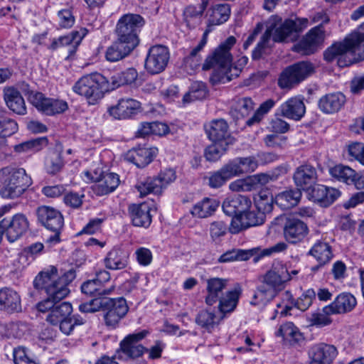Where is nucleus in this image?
I'll use <instances>...</instances> for the list:
<instances>
[{"instance_id":"f257e3e1","label":"nucleus","mask_w":364,"mask_h":364,"mask_svg":"<svg viewBox=\"0 0 364 364\" xmlns=\"http://www.w3.org/2000/svg\"><path fill=\"white\" fill-rule=\"evenodd\" d=\"M307 18H296L287 19L283 23L281 19L274 17L269 19L267 30L262 35L260 41L257 43L252 53V58L257 60L261 58L264 48L271 37L274 42L295 41L299 33L307 27Z\"/></svg>"},{"instance_id":"f03ea898","label":"nucleus","mask_w":364,"mask_h":364,"mask_svg":"<svg viewBox=\"0 0 364 364\" xmlns=\"http://www.w3.org/2000/svg\"><path fill=\"white\" fill-rule=\"evenodd\" d=\"M364 33L354 31L343 42L333 44L324 52L327 61L337 59L339 67L349 66L364 60Z\"/></svg>"},{"instance_id":"7ed1b4c3","label":"nucleus","mask_w":364,"mask_h":364,"mask_svg":"<svg viewBox=\"0 0 364 364\" xmlns=\"http://www.w3.org/2000/svg\"><path fill=\"white\" fill-rule=\"evenodd\" d=\"M75 276L73 269L59 273L55 267L51 266L36 276L33 285L36 289L45 290L49 298L60 301L69 294L68 285Z\"/></svg>"},{"instance_id":"20e7f679","label":"nucleus","mask_w":364,"mask_h":364,"mask_svg":"<svg viewBox=\"0 0 364 364\" xmlns=\"http://www.w3.org/2000/svg\"><path fill=\"white\" fill-rule=\"evenodd\" d=\"M236 43L234 36H229L208 56L203 65V69L206 70L213 68L210 77L213 85L225 83L231 80L229 73L232 72V56L230 50Z\"/></svg>"},{"instance_id":"39448f33","label":"nucleus","mask_w":364,"mask_h":364,"mask_svg":"<svg viewBox=\"0 0 364 364\" xmlns=\"http://www.w3.org/2000/svg\"><path fill=\"white\" fill-rule=\"evenodd\" d=\"M3 198L14 199L20 197L32 184L31 177L21 168L6 167L0 171Z\"/></svg>"},{"instance_id":"423d86ee","label":"nucleus","mask_w":364,"mask_h":364,"mask_svg":"<svg viewBox=\"0 0 364 364\" xmlns=\"http://www.w3.org/2000/svg\"><path fill=\"white\" fill-rule=\"evenodd\" d=\"M144 23V18L139 14L123 15L116 26L115 32L117 38L135 48L139 42L138 34Z\"/></svg>"},{"instance_id":"0eeeda50","label":"nucleus","mask_w":364,"mask_h":364,"mask_svg":"<svg viewBox=\"0 0 364 364\" xmlns=\"http://www.w3.org/2000/svg\"><path fill=\"white\" fill-rule=\"evenodd\" d=\"M73 90L94 104L107 92L105 77L97 73L83 76L74 85Z\"/></svg>"},{"instance_id":"6e6552de","label":"nucleus","mask_w":364,"mask_h":364,"mask_svg":"<svg viewBox=\"0 0 364 364\" xmlns=\"http://www.w3.org/2000/svg\"><path fill=\"white\" fill-rule=\"evenodd\" d=\"M314 73V65L308 61H301L286 68L278 78L281 89L290 90Z\"/></svg>"},{"instance_id":"1a4fd4ad","label":"nucleus","mask_w":364,"mask_h":364,"mask_svg":"<svg viewBox=\"0 0 364 364\" xmlns=\"http://www.w3.org/2000/svg\"><path fill=\"white\" fill-rule=\"evenodd\" d=\"M284 284V282L269 269L264 276L262 284L257 287L251 304H267L283 289Z\"/></svg>"},{"instance_id":"9d476101","label":"nucleus","mask_w":364,"mask_h":364,"mask_svg":"<svg viewBox=\"0 0 364 364\" xmlns=\"http://www.w3.org/2000/svg\"><path fill=\"white\" fill-rule=\"evenodd\" d=\"M37 215L40 223L48 230L54 232L47 239L50 244H56L60 241V234L63 229L64 220L61 213L50 207L41 206L38 208Z\"/></svg>"},{"instance_id":"9b49d317","label":"nucleus","mask_w":364,"mask_h":364,"mask_svg":"<svg viewBox=\"0 0 364 364\" xmlns=\"http://www.w3.org/2000/svg\"><path fill=\"white\" fill-rule=\"evenodd\" d=\"M28 100L38 111L49 116L61 114L68 108L65 101L46 97L41 92H31Z\"/></svg>"},{"instance_id":"f8f14e48","label":"nucleus","mask_w":364,"mask_h":364,"mask_svg":"<svg viewBox=\"0 0 364 364\" xmlns=\"http://www.w3.org/2000/svg\"><path fill=\"white\" fill-rule=\"evenodd\" d=\"M170 53L167 47L156 45L149 49L145 60V68L151 74H158L168 65Z\"/></svg>"},{"instance_id":"ddd939ff","label":"nucleus","mask_w":364,"mask_h":364,"mask_svg":"<svg viewBox=\"0 0 364 364\" xmlns=\"http://www.w3.org/2000/svg\"><path fill=\"white\" fill-rule=\"evenodd\" d=\"M148 334L147 331H141L129 334L120 343L119 357L122 359H134L140 357L145 352L146 348L138 343Z\"/></svg>"},{"instance_id":"4468645a","label":"nucleus","mask_w":364,"mask_h":364,"mask_svg":"<svg viewBox=\"0 0 364 364\" xmlns=\"http://www.w3.org/2000/svg\"><path fill=\"white\" fill-rule=\"evenodd\" d=\"M264 221L263 213L258 212L252 204L249 210L232 218L230 231L232 234H236L250 227L262 225Z\"/></svg>"},{"instance_id":"2eb2a0df","label":"nucleus","mask_w":364,"mask_h":364,"mask_svg":"<svg viewBox=\"0 0 364 364\" xmlns=\"http://www.w3.org/2000/svg\"><path fill=\"white\" fill-rule=\"evenodd\" d=\"M6 230V237L10 242H14L21 237L28 230L29 222L25 215L18 213L11 218L1 220Z\"/></svg>"},{"instance_id":"dca6fc26","label":"nucleus","mask_w":364,"mask_h":364,"mask_svg":"<svg viewBox=\"0 0 364 364\" xmlns=\"http://www.w3.org/2000/svg\"><path fill=\"white\" fill-rule=\"evenodd\" d=\"M324 37L323 27L321 26H316L294 46L293 50L302 55H310L316 50L318 45L323 43Z\"/></svg>"},{"instance_id":"f3484780","label":"nucleus","mask_w":364,"mask_h":364,"mask_svg":"<svg viewBox=\"0 0 364 364\" xmlns=\"http://www.w3.org/2000/svg\"><path fill=\"white\" fill-rule=\"evenodd\" d=\"M110 302L105 306L104 310L106 311L104 318L105 324L111 328H116L120 320L125 316L128 311V306L126 300L121 297L118 299L109 298Z\"/></svg>"},{"instance_id":"a211bd4d","label":"nucleus","mask_w":364,"mask_h":364,"mask_svg":"<svg viewBox=\"0 0 364 364\" xmlns=\"http://www.w3.org/2000/svg\"><path fill=\"white\" fill-rule=\"evenodd\" d=\"M204 129L212 142H232L228 123L223 119H213L204 124Z\"/></svg>"},{"instance_id":"6ab92c4d","label":"nucleus","mask_w":364,"mask_h":364,"mask_svg":"<svg viewBox=\"0 0 364 364\" xmlns=\"http://www.w3.org/2000/svg\"><path fill=\"white\" fill-rule=\"evenodd\" d=\"M87 30L81 28L78 31H72L70 33L53 38L48 49L55 50L62 47H69V53H75L76 48L81 43L82 38L87 35Z\"/></svg>"},{"instance_id":"aec40b11","label":"nucleus","mask_w":364,"mask_h":364,"mask_svg":"<svg viewBox=\"0 0 364 364\" xmlns=\"http://www.w3.org/2000/svg\"><path fill=\"white\" fill-rule=\"evenodd\" d=\"M0 310L9 314L21 312V298L18 292L11 287L0 289Z\"/></svg>"},{"instance_id":"412c9836","label":"nucleus","mask_w":364,"mask_h":364,"mask_svg":"<svg viewBox=\"0 0 364 364\" xmlns=\"http://www.w3.org/2000/svg\"><path fill=\"white\" fill-rule=\"evenodd\" d=\"M308 232L307 225L303 221L294 218H287L284 225V236L289 242L296 243L301 241Z\"/></svg>"},{"instance_id":"4be33fe9","label":"nucleus","mask_w":364,"mask_h":364,"mask_svg":"<svg viewBox=\"0 0 364 364\" xmlns=\"http://www.w3.org/2000/svg\"><path fill=\"white\" fill-rule=\"evenodd\" d=\"M141 108V104L132 98H122L118 103L109 109L111 116L117 119H123L131 117L137 114Z\"/></svg>"},{"instance_id":"5701e85b","label":"nucleus","mask_w":364,"mask_h":364,"mask_svg":"<svg viewBox=\"0 0 364 364\" xmlns=\"http://www.w3.org/2000/svg\"><path fill=\"white\" fill-rule=\"evenodd\" d=\"M338 355L337 348L326 343L314 346L310 351V364H331Z\"/></svg>"},{"instance_id":"b1692460","label":"nucleus","mask_w":364,"mask_h":364,"mask_svg":"<svg viewBox=\"0 0 364 364\" xmlns=\"http://www.w3.org/2000/svg\"><path fill=\"white\" fill-rule=\"evenodd\" d=\"M278 112L284 117L298 121L304 117L306 107L300 97H293L283 102L279 106Z\"/></svg>"},{"instance_id":"393cba45","label":"nucleus","mask_w":364,"mask_h":364,"mask_svg":"<svg viewBox=\"0 0 364 364\" xmlns=\"http://www.w3.org/2000/svg\"><path fill=\"white\" fill-rule=\"evenodd\" d=\"M293 179L297 188L308 189L316 181V170L310 164L300 165L296 168Z\"/></svg>"},{"instance_id":"a878e982","label":"nucleus","mask_w":364,"mask_h":364,"mask_svg":"<svg viewBox=\"0 0 364 364\" xmlns=\"http://www.w3.org/2000/svg\"><path fill=\"white\" fill-rule=\"evenodd\" d=\"M251 200L245 196L235 195L227 197L223 203V212L230 216H237L251 207Z\"/></svg>"},{"instance_id":"bb28decb","label":"nucleus","mask_w":364,"mask_h":364,"mask_svg":"<svg viewBox=\"0 0 364 364\" xmlns=\"http://www.w3.org/2000/svg\"><path fill=\"white\" fill-rule=\"evenodd\" d=\"M129 253L120 247H113L103 259L105 267L109 270H122L129 264Z\"/></svg>"},{"instance_id":"cd10ccee","label":"nucleus","mask_w":364,"mask_h":364,"mask_svg":"<svg viewBox=\"0 0 364 364\" xmlns=\"http://www.w3.org/2000/svg\"><path fill=\"white\" fill-rule=\"evenodd\" d=\"M4 100L8 108L20 115L26 114L24 99L20 92L14 87H5L3 90Z\"/></svg>"},{"instance_id":"c85d7f7f","label":"nucleus","mask_w":364,"mask_h":364,"mask_svg":"<svg viewBox=\"0 0 364 364\" xmlns=\"http://www.w3.org/2000/svg\"><path fill=\"white\" fill-rule=\"evenodd\" d=\"M346 101V96L342 92H331L320 98L318 107L323 113L333 114L338 112L344 106Z\"/></svg>"},{"instance_id":"c756f323","label":"nucleus","mask_w":364,"mask_h":364,"mask_svg":"<svg viewBox=\"0 0 364 364\" xmlns=\"http://www.w3.org/2000/svg\"><path fill=\"white\" fill-rule=\"evenodd\" d=\"M341 195V192L334 188L318 184L311 191L312 199L322 206H328Z\"/></svg>"},{"instance_id":"7c9ffc66","label":"nucleus","mask_w":364,"mask_h":364,"mask_svg":"<svg viewBox=\"0 0 364 364\" xmlns=\"http://www.w3.org/2000/svg\"><path fill=\"white\" fill-rule=\"evenodd\" d=\"M357 304L356 299L350 293L339 294L329 305L325 306V311L330 313L343 314L350 311Z\"/></svg>"},{"instance_id":"2f4dec72","label":"nucleus","mask_w":364,"mask_h":364,"mask_svg":"<svg viewBox=\"0 0 364 364\" xmlns=\"http://www.w3.org/2000/svg\"><path fill=\"white\" fill-rule=\"evenodd\" d=\"M207 295L205 296V303L212 306L215 304L223 295V291L228 285V280L225 279L213 277L207 279Z\"/></svg>"},{"instance_id":"473e14b6","label":"nucleus","mask_w":364,"mask_h":364,"mask_svg":"<svg viewBox=\"0 0 364 364\" xmlns=\"http://www.w3.org/2000/svg\"><path fill=\"white\" fill-rule=\"evenodd\" d=\"M228 164L234 177L253 172L258 166L257 161L254 156L237 157L228 162Z\"/></svg>"},{"instance_id":"72a5a7b5","label":"nucleus","mask_w":364,"mask_h":364,"mask_svg":"<svg viewBox=\"0 0 364 364\" xmlns=\"http://www.w3.org/2000/svg\"><path fill=\"white\" fill-rule=\"evenodd\" d=\"M208 6V0H201L198 6L189 5L183 12V21L189 28H195L200 23L204 11Z\"/></svg>"},{"instance_id":"f704fd0d","label":"nucleus","mask_w":364,"mask_h":364,"mask_svg":"<svg viewBox=\"0 0 364 364\" xmlns=\"http://www.w3.org/2000/svg\"><path fill=\"white\" fill-rule=\"evenodd\" d=\"M119 182V178L117 173H106L92 186V191L97 196L107 195L114 191Z\"/></svg>"},{"instance_id":"c9c22d12","label":"nucleus","mask_w":364,"mask_h":364,"mask_svg":"<svg viewBox=\"0 0 364 364\" xmlns=\"http://www.w3.org/2000/svg\"><path fill=\"white\" fill-rule=\"evenodd\" d=\"M150 210L149 204L146 203L131 205L129 211L133 225L138 227H149L151 223Z\"/></svg>"},{"instance_id":"e433bc0d","label":"nucleus","mask_w":364,"mask_h":364,"mask_svg":"<svg viewBox=\"0 0 364 364\" xmlns=\"http://www.w3.org/2000/svg\"><path fill=\"white\" fill-rule=\"evenodd\" d=\"M155 150L146 147L134 148L127 154V159L134 164L139 168L148 165L152 160Z\"/></svg>"},{"instance_id":"4c0bfd02","label":"nucleus","mask_w":364,"mask_h":364,"mask_svg":"<svg viewBox=\"0 0 364 364\" xmlns=\"http://www.w3.org/2000/svg\"><path fill=\"white\" fill-rule=\"evenodd\" d=\"M219 206V202L213 198H204L196 203L191 210V214L198 218H206L211 216Z\"/></svg>"},{"instance_id":"58836bf2","label":"nucleus","mask_w":364,"mask_h":364,"mask_svg":"<svg viewBox=\"0 0 364 364\" xmlns=\"http://www.w3.org/2000/svg\"><path fill=\"white\" fill-rule=\"evenodd\" d=\"M134 48L129 46L127 43L119 41L118 38L105 52V58L109 62H117L127 56Z\"/></svg>"},{"instance_id":"ea45409f","label":"nucleus","mask_w":364,"mask_h":364,"mask_svg":"<svg viewBox=\"0 0 364 364\" xmlns=\"http://www.w3.org/2000/svg\"><path fill=\"white\" fill-rule=\"evenodd\" d=\"M255 103L248 97H237L232 100L230 114L236 119L248 116L254 109Z\"/></svg>"},{"instance_id":"a19ab883","label":"nucleus","mask_w":364,"mask_h":364,"mask_svg":"<svg viewBox=\"0 0 364 364\" xmlns=\"http://www.w3.org/2000/svg\"><path fill=\"white\" fill-rule=\"evenodd\" d=\"M316 296V292L314 289H308L301 297H299L296 301L292 298V295L289 291H286L284 294L285 299L289 301V304L286 305V309L290 310L293 307L304 311L309 309L312 304L313 299Z\"/></svg>"},{"instance_id":"79ce46f5","label":"nucleus","mask_w":364,"mask_h":364,"mask_svg":"<svg viewBox=\"0 0 364 364\" xmlns=\"http://www.w3.org/2000/svg\"><path fill=\"white\" fill-rule=\"evenodd\" d=\"M276 336L282 337L291 345L297 344L304 340L303 334L292 322L282 324L276 332Z\"/></svg>"},{"instance_id":"37998d69","label":"nucleus","mask_w":364,"mask_h":364,"mask_svg":"<svg viewBox=\"0 0 364 364\" xmlns=\"http://www.w3.org/2000/svg\"><path fill=\"white\" fill-rule=\"evenodd\" d=\"M309 255L321 264H326L333 257L330 245L323 241H317L310 249Z\"/></svg>"},{"instance_id":"c03bdc74","label":"nucleus","mask_w":364,"mask_h":364,"mask_svg":"<svg viewBox=\"0 0 364 364\" xmlns=\"http://www.w3.org/2000/svg\"><path fill=\"white\" fill-rule=\"evenodd\" d=\"M302 193L299 188L279 193L275 196L276 204L282 209H289L298 204Z\"/></svg>"},{"instance_id":"a18cd8bd","label":"nucleus","mask_w":364,"mask_h":364,"mask_svg":"<svg viewBox=\"0 0 364 364\" xmlns=\"http://www.w3.org/2000/svg\"><path fill=\"white\" fill-rule=\"evenodd\" d=\"M233 177L234 176L227 163L219 170L209 173L208 177V186L212 188H220Z\"/></svg>"},{"instance_id":"49530a36","label":"nucleus","mask_w":364,"mask_h":364,"mask_svg":"<svg viewBox=\"0 0 364 364\" xmlns=\"http://www.w3.org/2000/svg\"><path fill=\"white\" fill-rule=\"evenodd\" d=\"M230 14V6L228 4H220L213 6L209 9L207 16L210 23L220 25L228 20Z\"/></svg>"},{"instance_id":"de8ad7c7","label":"nucleus","mask_w":364,"mask_h":364,"mask_svg":"<svg viewBox=\"0 0 364 364\" xmlns=\"http://www.w3.org/2000/svg\"><path fill=\"white\" fill-rule=\"evenodd\" d=\"M72 310V306L68 302H62L58 304L55 303L47 316L46 321L53 325H57L60 321L67 318Z\"/></svg>"},{"instance_id":"09e8293b","label":"nucleus","mask_w":364,"mask_h":364,"mask_svg":"<svg viewBox=\"0 0 364 364\" xmlns=\"http://www.w3.org/2000/svg\"><path fill=\"white\" fill-rule=\"evenodd\" d=\"M240 297V291L235 289L226 292L219 298L218 309L220 313L226 314L232 312L237 306L238 299Z\"/></svg>"},{"instance_id":"8fccbe9b","label":"nucleus","mask_w":364,"mask_h":364,"mask_svg":"<svg viewBox=\"0 0 364 364\" xmlns=\"http://www.w3.org/2000/svg\"><path fill=\"white\" fill-rule=\"evenodd\" d=\"M329 173L332 177L348 185L353 184L357 173L353 168L343 165H337L331 168Z\"/></svg>"},{"instance_id":"3c124183","label":"nucleus","mask_w":364,"mask_h":364,"mask_svg":"<svg viewBox=\"0 0 364 364\" xmlns=\"http://www.w3.org/2000/svg\"><path fill=\"white\" fill-rule=\"evenodd\" d=\"M220 319L213 311L202 310L197 314L196 322L198 326L210 332L219 323Z\"/></svg>"},{"instance_id":"603ef678","label":"nucleus","mask_w":364,"mask_h":364,"mask_svg":"<svg viewBox=\"0 0 364 364\" xmlns=\"http://www.w3.org/2000/svg\"><path fill=\"white\" fill-rule=\"evenodd\" d=\"M114 289V286L105 289L100 287L94 279L87 280L81 286V290L83 294L95 297L109 295Z\"/></svg>"},{"instance_id":"864d4df0","label":"nucleus","mask_w":364,"mask_h":364,"mask_svg":"<svg viewBox=\"0 0 364 364\" xmlns=\"http://www.w3.org/2000/svg\"><path fill=\"white\" fill-rule=\"evenodd\" d=\"M136 187L141 197L150 193H159L163 188L158 176L146 178L144 181L139 183Z\"/></svg>"},{"instance_id":"5fc2aeb1","label":"nucleus","mask_w":364,"mask_h":364,"mask_svg":"<svg viewBox=\"0 0 364 364\" xmlns=\"http://www.w3.org/2000/svg\"><path fill=\"white\" fill-rule=\"evenodd\" d=\"M64 165L60 153L57 151H50L45 159V168L49 174H55L59 172Z\"/></svg>"},{"instance_id":"6e6d98bb","label":"nucleus","mask_w":364,"mask_h":364,"mask_svg":"<svg viewBox=\"0 0 364 364\" xmlns=\"http://www.w3.org/2000/svg\"><path fill=\"white\" fill-rule=\"evenodd\" d=\"M208 90L205 85L202 82H194L191 84L190 90L183 98L185 103L194 100H200L206 97Z\"/></svg>"},{"instance_id":"4d7b16f0","label":"nucleus","mask_w":364,"mask_h":364,"mask_svg":"<svg viewBox=\"0 0 364 364\" xmlns=\"http://www.w3.org/2000/svg\"><path fill=\"white\" fill-rule=\"evenodd\" d=\"M110 302L109 298L105 296H96L89 301L82 303L79 305V310L82 313H94L104 310L105 306Z\"/></svg>"},{"instance_id":"13d9d810","label":"nucleus","mask_w":364,"mask_h":364,"mask_svg":"<svg viewBox=\"0 0 364 364\" xmlns=\"http://www.w3.org/2000/svg\"><path fill=\"white\" fill-rule=\"evenodd\" d=\"M230 142H213L205 150V157L209 161H216L226 152Z\"/></svg>"},{"instance_id":"bf43d9fd","label":"nucleus","mask_w":364,"mask_h":364,"mask_svg":"<svg viewBox=\"0 0 364 364\" xmlns=\"http://www.w3.org/2000/svg\"><path fill=\"white\" fill-rule=\"evenodd\" d=\"M287 248V245L285 242H278L276 245L265 249H262L260 247L253 248L249 251L250 257L252 255H255L254 258V261L255 262H258L259 259L264 257L270 256L272 254L275 252H281L284 251Z\"/></svg>"},{"instance_id":"052dcab7","label":"nucleus","mask_w":364,"mask_h":364,"mask_svg":"<svg viewBox=\"0 0 364 364\" xmlns=\"http://www.w3.org/2000/svg\"><path fill=\"white\" fill-rule=\"evenodd\" d=\"M48 140L46 137L37 138L15 146L14 150L16 152L32 151L37 152L47 145Z\"/></svg>"},{"instance_id":"680f3d73","label":"nucleus","mask_w":364,"mask_h":364,"mask_svg":"<svg viewBox=\"0 0 364 364\" xmlns=\"http://www.w3.org/2000/svg\"><path fill=\"white\" fill-rule=\"evenodd\" d=\"M276 102L272 99H268L263 102L255 112L253 116L246 122L247 125L252 126L259 123L275 105Z\"/></svg>"},{"instance_id":"e2e57ef3","label":"nucleus","mask_w":364,"mask_h":364,"mask_svg":"<svg viewBox=\"0 0 364 364\" xmlns=\"http://www.w3.org/2000/svg\"><path fill=\"white\" fill-rule=\"evenodd\" d=\"M18 130L17 123L11 119L0 120V146L6 143V138L16 133Z\"/></svg>"},{"instance_id":"0e129e2a","label":"nucleus","mask_w":364,"mask_h":364,"mask_svg":"<svg viewBox=\"0 0 364 364\" xmlns=\"http://www.w3.org/2000/svg\"><path fill=\"white\" fill-rule=\"evenodd\" d=\"M273 197L267 191H262L256 200V207L255 208L258 212H262L264 217L265 213H270L272 210Z\"/></svg>"},{"instance_id":"69168bd1","label":"nucleus","mask_w":364,"mask_h":364,"mask_svg":"<svg viewBox=\"0 0 364 364\" xmlns=\"http://www.w3.org/2000/svg\"><path fill=\"white\" fill-rule=\"evenodd\" d=\"M58 323L61 332L68 336L72 333L75 326L84 324L85 320L79 315H74L72 317L60 321Z\"/></svg>"},{"instance_id":"338daca9","label":"nucleus","mask_w":364,"mask_h":364,"mask_svg":"<svg viewBox=\"0 0 364 364\" xmlns=\"http://www.w3.org/2000/svg\"><path fill=\"white\" fill-rule=\"evenodd\" d=\"M13 355L15 364H38L31 356V352L24 347L18 346L14 348Z\"/></svg>"},{"instance_id":"774afa93","label":"nucleus","mask_w":364,"mask_h":364,"mask_svg":"<svg viewBox=\"0 0 364 364\" xmlns=\"http://www.w3.org/2000/svg\"><path fill=\"white\" fill-rule=\"evenodd\" d=\"M250 253L242 250H231L225 252L218 258L220 263L230 262L236 260H247Z\"/></svg>"}]
</instances>
